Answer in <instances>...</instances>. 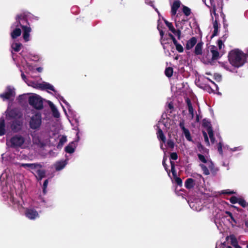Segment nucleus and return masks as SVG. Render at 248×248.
<instances>
[{"label":"nucleus","mask_w":248,"mask_h":248,"mask_svg":"<svg viewBox=\"0 0 248 248\" xmlns=\"http://www.w3.org/2000/svg\"><path fill=\"white\" fill-rule=\"evenodd\" d=\"M217 150L219 154L221 155H223L222 144L219 142L217 145Z\"/></svg>","instance_id":"48"},{"label":"nucleus","mask_w":248,"mask_h":248,"mask_svg":"<svg viewBox=\"0 0 248 248\" xmlns=\"http://www.w3.org/2000/svg\"><path fill=\"white\" fill-rule=\"evenodd\" d=\"M207 131L210 139L211 142L212 143H214L215 141V138L214 137L213 129L209 128V129H207Z\"/></svg>","instance_id":"30"},{"label":"nucleus","mask_w":248,"mask_h":248,"mask_svg":"<svg viewBox=\"0 0 248 248\" xmlns=\"http://www.w3.org/2000/svg\"><path fill=\"white\" fill-rule=\"evenodd\" d=\"M42 124V117L40 113H36L32 115L29 121L30 127L33 130H38Z\"/></svg>","instance_id":"9"},{"label":"nucleus","mask_w":248,"mask_h":248,"mask_svg":"<svg viewBox=\"0 0 248 248\" xmlns=\"http://www.w3.org/2000/svg\"><path fill=\"white\" fill-rule=\"evenodd\" d=\"M28 101L30 105L37 109L43 108V103L41 97L36 94H32L29 97Z\"/></svg>","instance_id":"8"},{"label":"nucleus","mask_w":248,"mask_h":248,"mask_svg":"<svg viewBox=\"0 0 248 248\" xmlns=\"http://www.w3.org/2000/svg\"><path fill=\"white\" fill-rule=\"evenodd\" d=\"M188 108V112H189V114L191 115V119H193V117H194V109L193 108V107H190Z\"/></svg>","instance_id":"53"},{"label":"nucleus","mask_w":248,"mask_h":248,"mask_svg":"<svg viewBox=\"0 0 248 248\" xmlns=\"http://www.w3.org/2000/svg\"><path fill=\"white\" fill-rule=\"evenodd\" d=\"M217 45L219 49H221L222 46H224L223 42L221 39H218L217 40Z\"/></svg>","instance_id":"58"},{"label":"nucleus","mask_w":248,"mask_h":248,"mask_svg":"<svg viewBox=\"0 0 248 248\" xmlns=\"http://www.w3.org/2000/svg\"><path fill=\"white\" fill-rule=\"evenodd\" d=\"M167 145L169 147L173 149L174 147V143L172 140H168L167 142Z\"/></svg>","instance_id":"45"},{"label":"nucleus","mask_w":248,"mask_h":248,"mask_svg":"<svg viewBox=\"0 0 248 248\" xmlns=\"http://www.w3.org/2000/svg\"><path fill=\"white\" fill-rule=\"evenodd\" d=\"M246 54L244 53L238 49L231 50L228 54L230 63L234 67L239 68L246 62Z\"/></svg>","instance_id":"4"},{"label":"nucleus","mask_w":248,"mask_h":248,"mask_svg":"<svg viewBox=\"0 0 248 248\" xmlns=\"http://www.w3.org/2000/svg\"><path fill=\"white\" fill-rule=\"evenodd\" d=\"M170 166H171V171L172 172H176L175 170V163L173 161H172L171 160L170 161Z\"/></svg>","instance_id":"52"},{"label":"nucleus","mask_w":248,"mask_h":248,"mask_svg":"<svg viewBox=\"0 0 248 248\" xmlns=\"http://www.w3.org/2000/svg\"><path fill=\"white\" fill-rule=\"evenodd\" d=\"M168 108H169V109H173L174 107H173V104L172 103H170L169 104H168Z\"/></svg>","instance_id":"64"},{"label":"nucleus","mask_w":248,"mask_h":248,"mask_svg":"<svg viewBox=\"0 0 248 248\" xmlns=\"http://www.w3.org/2000/svg\"><path fill=\"white\" fill-rule=\"evenodd\" d=\"M172 33L177 36L178 39H180L181 31L180 29H177V30L175 29V31Z\"/></svg>","instance_id":"51"},{"label":"nucleus","mask_w":248,"mask_h":248,"mask_svg":"<svg viewBox=\"0 0 248 248\" xmlns=\"http://www.w3.org/2000/svg\"><path fill=\"white\" fill-rule=\"evenodd\" d=\"M202 45L203 43L199 42L195 47L194 53L196 55H202Z\"/></svg>","instance_id":"22"},{"label":"nucleus","mask_w":248,"mask_h":248,"mask_svg":"<svg viewBox=\"0 0 248 248\" xmlns=\"http://www.w3.org/2000/svg\"><path fill=\"white\" fill-rule=\"evenodd\" d=\"M170 39L168 38L163 37L160 38V43L162 45H164L167 44H170V43L169 42Z\"/></svg>","instance_id":"44"},{"label":"nucleus","mask_w":248,"mask_h":248,"mask_svg":"<svg viewBox=\"0 0 248 248\" xmlns=\"http://www.w3.org/2000/svg\"><path fill=\"white\" fill-rule=\"evenodd\" d=\"M67 163V162L66 160H62L56 162L54 164V166L55 167V170L57 171H59L63 169L65 167Z\"/></svg>","instance_id":"15"},{"label":"nucleus","mask_w":248,"mask_h":248,"mask_svg":"<svg viewBox=\"0 0 248 248\" xmlns=\"http://www.w3.org/2000/svg\"><path fill=\"white\" fill-rule=\"evenodd\" d=\"M20 71L21 72V78H22V79L26 83V81H28L29 80L27 79L26 76L25 75V74L22 72V69H20Z\"/></svg>","instance_id":"57"},{"label":"nucleus","mask_w":248,"mask_h":248,"mask_svg":"<svg viewBox=\"0 0 248 248\" xmlns=\"http://www.w3.org/2000/svg\"><path fill=\"white\" fill-rule=\"evenodd\" d=\"M234 193H235V192L234 191L230 189L223 190L221 191V194H222L232 195Z\"/></svg>","instance_id":"41"},{"label":"nucleus","mask_w":248,"mask_h":248,"mask_svg":"<svg viewBox=\"0 0 248 248\" xmlns=\"http://www.w3.org/2000/svg\"><path fill=\"white\" fill-rule=\"evenodd\" d=\"M198 157L199 160L202 163H206L207 162V159L203 155L199 154H198Z\"/></svg>","instance_id":"40"},{"label":"nucleus","mask_w":248,"mask_h":248,"mask_svg":"<svg viewBox=\"0 0 248 248\" xmlns=\"http://www.w3.org/2000/svg\"><path fill=\"white\" fill-rule=\"evenodd\" d=\"M48 184V180H46L45 181V182H44L43 186V192L44 194H46V188H47Z\"/></svg>","instance_id":"42"},{"label":"nucleus","mask_w":248,"mask_h":248,"mask_svg":"<svg viewBox=\"0 0 248 248\" xmlns=\"http://www.w3.org/2000/svg\"><path fill=\"white\" fill-rule=\"evenodd\" d=\"M28 95H29V94H23V95H20L19 96V98L20 100L25 99Z\"/></svg>","instance_id":"63"},{"label":"nucleus","mask_w":248,"mask_h":248,"mask_svg":"<svg viewBox=\"0 0 248 248\" xmlns=\"http://www.w3.org/2000/svg\"><path fill=\"white\" fill-rule=\"evenodd\" d=\"M76 146V142H72L65 148V151L66 153L69 154L73 153L75 152Z\"/></svg>","instance_id":"19"},{"label":"nucleus","mask_w":248,"mask_h":248,"mask_svg":"<svg viewBox=\"0 0 248 248\" xmlns=\"http://www.w3.org/2000/svg\"><path fill=\"white\" fill-rule=\"evenodd\" d=\"M164 23L168 27L169 29L172 32H174L175 28H174L172 23L169 22L166 19H164Z\"/></svg>","instance_id":"32"},{"label":"nucleus","mask_w":248,"mask_h":248,"mask_svg":"<svg viewBox=\"0 0 248 248\" xmlns=\"http://www.w3.org/2000/svg\"><path fill=\"white\" fill-rule=\"evenodd\" d=\"M167 160V157L164 156L163 157V161H162V165L165 170L167 171L168 175L169 176H170V170L168 169V165L166 164V161Z\"/></svg>","instance_id":"33"},{"label":"nucleus","mask_w":248,"mask_h":248,"mask_svg":"<svg viewBox=\"0 0 248 248\" xmlns=\"http://www.w3.org/2000/svg\"><path fill=\"white\" fill-rule=\"evenodd\" d=\"M215 79L217 80L220 81L221 79V76L219 74L215 75Z\"/></svg>","instance_id":"62"},{"label":"nucleus","mask_w":248,"mask_h":248,"mask_svg":"<svg viewBox=\"0 0 248 248\" xmlns=\"http://www.w3.org/2000/svg\"><path fill=\"white\" fill-rule=\"evenodd\" d=\"M21 166L28 169L33 174H34L37 169L41 168L42 167L40 163H23L21 164Z\"/></svg>","instance_id":"12"},{"label":"nucleus","mask_w":248,"mask_h":248,"mask_svg":"<svg viewBox=\"0 0 248 248\" xmlns=\"http://www.w3.org/2000/svg\"><path fill=\"white\" fill-rule=\"evenodd\" d=\"M231 240V244L232 245L233 247L236 245L238 244V241L235 237L233 235H231L230 236Z\"/></svg>","instance_id":"39"},{"label":"nucleus","mask_w":248,"mask_h":248,"mask_svg":"<svg viewBox=\"0 0 248 248\" xmlns=\"http://www.w3.org/2000/svg\"><path fill=\"white\" fill-rule=\"evenodd\" d=\"M197 39L195 37H192L186 42V48L187 50L191 49L196 44Z\"/></svg>","instance_id":"17"},{"label":"nucleus","mask_w":248,"mask_h":248,"mask_svg":"<svg viewBox=\"0 0 248 248\" xmlns=\"http://www.w3.org/2000/svg\"><path fill=\"white\" fill-rule=\"evenodd\" d=\"M21 65L25 70L26 72H28V71H31L33 69V67L31 65L25 58L22 60L21 62Z\"/></svg>","instance_id":"20"},{"label":"nucleus","mask_w":248,"mask_h":248,"mask_svg":"<svg viewBox=\"0 0 248 248\" xmlns=\"http://www.w3.org/2000/svg\"><path fill=\"white\" fill-rule=\"evenodd\" d=\"M225 213L226 214H227V215H228L230 217V218H231V220L234 223H236V220L234 218V217L232 216V213L231 212L228 211H226Z\"/></svg>","instance_id":"46"},{"label":"nucleus","mask_w":248,"mask_h":248,"mask_svg":"<svg viewBox=\"0 0 248 248\" xmlns=\"http://www.w3.org/2000/svg\"><path fill=\"white\" fill-rule=\"evenodd\" d=\"M173 73V69L171 67H167L165 70V74L168 78L172 77Z\"/></svg>","instance_id":"28"},{"label":"nucleus","mask_w":248,"mask_h":248,"mask_svg":"<svg viewBox=\"0 0 248 248\" xmlns=\"http://www.w3.org/2000/svg\"><path fill=\"white\" fill-rule=\"evenodd\" d=\"M26 14L23 13L16 16V22L11 26V29L12 30L11 32V35L12 39H16L19 36L21 33V31L20 28V24L19 22L21 21H26Z\"/></svg>","instance_id":"6"},{"label":"nucleus","mask_w":248,"mask_h":248,"mask_svg":"<svg viewBox=\"0 0 248 248\" xmlns=\"http://www.w3.org/2000/svg\"><path fill=\"white\" fill-rule=\"evenodd\" d=\"M238 203L243 207H248V203L243 199L240 198Z\"/></svg>","instance_id":"37"},{"label":"nucleus","mask_w":248,"mask_h":248,"mask_svg":"<svg viewBox=\"0 0 248 248\" xmlns=\"http://www.w3.org/2000/svg\"><path fill=\"white\" fill-rule=\"evenodd\" d=\"M198 150L201 153L204 154L206 152L207 149L205 148L201 143H199L197 145Z\"/></svg>","instance_id":"36"},{"label":"nucleus","mask_w":248,"mask_h":248,"mask_svg":"<svg viewBox=\"0 0 248 248\" xmlns=\"http://www.w3.org/2000/svg\"><path fill=\"white\" fill-rule=\"evenodd\" d=\"M30 16V15L29 14H26V21H25L22 22L20 21L19 22L20 27L22 28L23 30V39L26 42L29 41L31 39L30 32L31 31V29L30 26H28L29 24L27 22L28 18Z\"/></svg>","instance_id":"7"},{"label":"nucleus","mask_w":248,"mask_h":248,"mask_svg":"<svg viewBox=\"0 0 248 248\" xmlns=\"http://www.w3.org/2000/svg\"><path fill=\"white\" fill-rule=\"evenodd\" d=\"M213 28L214 29H218V23L217 19L213 22Z\"/></svg>","instance_id":"60"},{"label":"nucleus","mask_w":248,"mask_h":248,"mask_svg":"<svg viewBox=\"0 0 248 248\" xmlns=\"http://www.w3.org/2000/svg\"><path fill=\"white\" fill-rule=\"evenodd\" d=\"M200 166L201 167L202 170L203 171V173L205 175H208L210 174V171L208 169V168L204 164H200Z\"/></svg>","instance_id":"34"},{"label":"nucleus","mask_w":248,"mask_h":248,"mask_svg":"<svg viewBox=\"0 0 248 248\" xmlns=\"http://www.w3.org/2000/svg\"><path fill=\"white\" fill-rule=\"evenodd\" d=\"M239 199L237 198L236 196H232L230 199V202L232 204H235L238 202Z\"/></svg>","instance_id":"43"},{"label":"nucleus","mask_w":248,"mask_h":248,"mask_svg":"<svg viewBox=\"0 0 248 248\" xmlns=\"http://www.w3.org/2000/svg\"><path fill=\"white\" fill-rule=\"evenodd\" d=\"M16 95L15 89L11 86H7L5 92L1 94H0V97L3 100H13Z\"/></svg>","instance_id":"11"},{"label":"nucleus","mask_w":248,"mask_h":248,"mask_svg":"<svg viewBox=\"0 0 248 248\" xmlns=\"http://www.w3.org/2000/svg\"><path fill=\"white\" fill-rule=\"evenodd\" d=\"M179 126L181 128V129H182V130L183 131L185 130H186V129H187V128H186L185 127V123H184V121L180 122V123H179Z\"/></svg>","instance_id":"54"},{"label":"nucleus","mask_w":248,"mask_h":248,"mask_svg":"<svg viewBox=\"0 0 248 248\" xmlns=\"http://www.w3.org/2000/svg\"><path fill=\"white\" fill-rule=\"evenodd\" d=\"M178 158V155L176 152L171 153L170 155V159L176 160Z\"/></svg>","instance_id":"47"},{"label":"nucleus","mask_w":248,"mask_h":248,"mask_svg":"<svg viewBox=\"0 0 248 248\" xmlns=\"http://www.w3.org/2000/svg\"><path fill=\"white\" fill-rule=\"evenodd\" d=\"M35 172L36 174L34 173V175L38 181L41 180L45 177L46 171L43 170H41V168L37 169Z\"/></svg>","instance_id":"18"},{"label":"nucleus","mask_w":248,"mask_h":248,"mask_svg":"<svg viewBox=\"0 0 248 248\" xmlns=\"http://www.w3.org/2000/svg\"><path fill=\"white\" fill-rule=\"evenodd\" d=\"M5 123L3 118L0 119V136H3L5 134Z\"/></svg>","instance_id":"25"},{"label":"nucleus","mask_w":248,"mask_h":248,"mask_svg":"<svg viewBox=\"0 0 248 248\" xmlns=\"http://www.w3.org/2000/svg\"><path fill=\"white\" fill-rule=\"evenodd\" d=\"M195 186V181L192 178L187 179L185 182V186L187 189H191Z\"/></svg>","instance_id":"21"},{"label":"nucleus","mask_w":248,"mask_h":248,"mask_svg":"<svg viewBox=\"0 0 248 248\" xmlns=\"http://www.w3.org/2000/svg\"><path fill=\"white\" fill-rule=\"evenodd\" d=\"M22 46V44L17 42H13L11 45L12 49L15 52H18L21 49Z\"/></svg>","instance_id":"24"},{"label":"nucleus","mask_w":248,"mask_h":248,"mask_svg":"<svg viewBox=\"0 0 248 248\" xmlns=\"http://www.w3.org/2000/svg\"><path fill=\"white\" fill-rule=\"evenodd\" d=\"M181 2L179 0H174L171 5V15L174 16L176 14L177 11L180 7Z\"/></svg>","instance_id":"14"},{"label":"nucleus","mask_w":248,"mask_h":248,"mask_svg":"<svg viewBox=\"0 0 248 248\" xmlns=\"http://www.w3.org/2000/svg\"><path fill=\"white\" fill-rule=\"evenodd\" d=\"M186 103L187 104L188 108H189L190 107H192V104H191V100H190V99L189 98H187L186 99Z\"/></svg>","instance_id":"61"},{"label":"nucleus","mask_w":248,"mask_h":248,"mask_svg":"<svg viewBox=\"0 0 248 248\" xmlns=\"http://www.w3.org/2000/svg\"><path fill=\"white\" fill-rule=\"evenodd\" d=\"M157 138L159 140H161L163 143H165L166 141V138L164 135L163 131L160 128H158L157 132Z\"/></svg>","instance_id":"23"},{"label":"nucleus","mask_w":248,"mask_h":248,"mask_svg":"<svg viewBox=\"0 0 248 248\" xmlns=\"http://www.w3.org/2000/svg\"><path fill=\"white\" fill-rule=\"evenodd\" d=\"M26 83L28 86L32 87L36 89H40L42 90H51L54 92L53 95L61 102L62 101L66 106L67 109L70 111L71 110V107L69 103L64 99V98L61 96L60 94L57 92L53 85L49 83L43 82L42 83H38L35 81L30 80L26 81Z\"/></svg>","instance_id":"3"},{"label":"nucleus","mask_w":248,"mask_h":248,"mask_svg":"<svg viewBox=\"0 0 248 248\" xmlns=\"http://www.w3.org/2000/svg\"><path fill=\"white\" fill-rule=\"evenodd\" d=\"M8 116L15 120L11 124V129L15 132H17L21 130L23 125V121L20 119L22 117V113L17 109L11 110Z\"/></svg>","instance_id":"5"},{"label":"nucleus","mask_w":248,"mask_h":248,"mask_svg":"<svg viewBox=\"0 0 248 248\" xmlns=\"http://www.w3.org/2000/svg\"><path fill=\"white\" fill-rule=\"evenodd\" d=\"M218 31V29H214L213 33L211 37V39L217 35Z\"/></svg>","instance_id":"59"},{"label":"nucleus","mask_w":248,"mask_h":248,"mask_svg":"<svg viewBox=\"0 0 248 248\" xmlns=\"http://www.w3.org/2000/svg\"><path fill=\"white\" fill-rule=\"evenodd\" d=\"M31 140L29 135L23 136L16 134L6 140L8 147L15 149H29L31 146Z\"/></svg>","instance_id":"2"},{"label":"nucleus","mask_w":248,"mask_h":248,"mask_svg":"<svg viewBox=\"0 0 248 248\" xmlns=\"http://www.w3.org/2000/svg\"><path fill=\"white\" fill-rule=\"evenodd\" d=\"M202 125L204 127L206 128V130L209 129V128H212L211 122L206 119H203L202 122Z\"/></svg>","instance_id":"29"},{"label":"nucleus","mask_w":248,"mask_h":248,"mask_svg":"<svg viewBox=\"0 0 248 248\" xmlns=\"http://www.w3.org/2000/svg\"><path fill=\"white\" fill-rule=\"evenodd\" d=\"M3 197L6 200L9 199L14 207L18 209L26 208L25 212V216L31 220L35 219L39 217L38 212L34 208H38L41 206H45V202L41 198L39 199L40 201V202L34 201L29 199L25 202L21 197H18L17 199L12 193L6 194L4 192H3Z\"/></svg>","instance_id":"1"},{"label":"nucleus","mask_w":248,"mask_h":248,"mask_svg":"<svg viewBox=\"0 0 248 248\" xmlns=\"http://www.w3.org/2000/svg\"><path fill=\"white\" fill-rule=\"evenodd\" d=\"M50 106L51 108L53 115L56 118H59L60 117V113L55 106L52 103L50 104Z\"/></svg>","instance_id":"26"},{"label":"nucleus","mask_w":248,"mask_h":248,"mask_svg":"<svg viewBox=\"0 0 248 248\" xmlns=\"http://www.w3.org/2000/svg\"><path fill=\"white\" fill-rule=\"evenodd\" d=\"M174 45L175 46H176V50H177L179 52H180V53H182V52H183L184 51V48H183V46H182L181 44H179V43H178V42H176V44H174Z\"/></svg>","instance_id":"38"},{"label":"nucleus","mask_w":248,"mask_h":248,"mask_svg":"<svg viewBox=\"0 0 248 248\" xmlns=\"http://www.w3.org/2000/svg\"><path fill=\"white\" fill-rule=\"evenodd\" d=\"M174 179H175V183H176V184L178 186H182L183 182H182V180L180 178L177 177V178H174Z\"/></svg>","instance_id":"50"},{"label":"nucleus","mask_w":248,"mask_h":248,"mask_svg":"<svg viewBox=\"0 0 248 248\" xmlns=\"http://www.w3.org/2000/svg\"><path fill=\"white\" fill-rule=\"evenodd\" d=\"M168 35L170 37V39L171 40H172L173 44H176V42H177V41L176 40V39H175L174 36L172 34H171L170 33H169Z\"/></svg>","instance_id":"55"},{"label":"nucleus","mask_w":248,"mask_h":248,"mask_svg":"<svg viewBox=\"0 0 248 248\" xmlns=\"http://www.w3.org/2000/svg\"><path fill=\"white\" fill-rule=\"evenodd\" d=\"M67 141V137L65 136H61L60 138L59 142L58 144V148H62L66 142Z\"/></svg>","instance_id":"27"},{"label":"nucleus","mask_w":248,"mask_h":248,"mask_svg":"<svg viewBox=\"0 0 248 248\" xmlns=\"http://www.w3.org/2000/svg\"><path fill=\"white\" fill-rule=\"evenodd\" d=\"M211 53L212 54V60H217L220 57L219 53L217 50V47L215 46H211L210 49Z\"/></svg>","instance_id":"13"},{"label":"nucleus","mask_w":248,"mask_h":248,"mask_svg":"<svg viewBox=\"0 0 248 248\" xmlns=\"http://www.w3.org/2000/svg\"><path fill=\"white\" fill-rule=\"evenodd\" d=\"M183 12L186 16H189L191 13L190 9L185 5L183 6Z\"/></svg>","instance_id":"35"},{"label":"nucleus","mask_w":248,"mask_h":248,"mask_svg":"<svg viewBox=\"0 0 248 248\" xmlns=\"http://www.w3.org/2000/svg\"><path fill=\"white\" fill-rule=\"evenodd\" d=\"M202 134H203V136L205 142L206 143L207 145H209L210 142L209 141V139H208V137L207 133L205 131H202Z\"/></svg>","instance_id":"49"},{"label":"nucleus","mask_w":248,"mask_h":248,"mask_svg":"<svg viewBox=\"0 0 248 248\" xmlns=\"http://www.w3.org/2000/svg\"><path fill=\"white\" fill-rule=\"evenodd\" d=\"M157 28L158 30L159 31V34L160 35V38L164 37V32L163 31V30H162L161 29H160V26H159V24L158 25Z\"/></svg>","instance_id":"56"},{"label":"nucleus","mask_w":248,"mask_h":248,"mask_svg":"<svg viewBox=\"0 0 248 248\" xmlns=\"http://www.w3.org/2000/svg\"><path fill=\"white\" fill-rule=\"evenodd\" d=\"M186 139L188 140V141H192V138L191 137V135H190V132L189 131V130L188 129L184 130L183 131Z\"/></svg>","instance_id":"31"},{"label":"nucleus","mask_w":248,"mask_h":248,"mask_svg":"<svg viewBox=\"0 0 248 248\" xmlns=\"http://www.w3.org/2000/svg\"><path fill=\"white\" fill-rule=\"evenodd\" d=\"M32 137V142L39 147H43L47 142L49 137L48 136H46L44 133L31 135Z\"/></svg>","instance_id":"10"},{"label":"nucleus","mask_w":248,"mask_h":248,"mask_svg":"<svg viewBox=\"0 0 248 248\" xmlns=\"http://www.w3.org/2000/svg\"><path fill=\"white\" fill-rule=\"evenodd\" d=\"M208 168L210 170L212 175L215 176L217 174L219 169L215 166L214 163L211 160L208 162Z\"/></svg>","instance_id":"16"}]
</instances>
